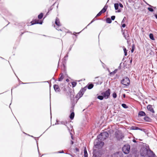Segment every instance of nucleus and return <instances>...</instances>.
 Instances as JSON below:
<instances>
[{"instance_id": "nucleus-1", "label": "nucleus", "mask_w": 157, "mask_h": 157, "mask_svg": "<svg viewBox=\"0 0 157 157\" xmlns=\"http://www.w3.org/2000/svg\"><path fill=\"white\" fill-rule=\"evenodd\" d=\"M109 136V133L105 132H101L97 136V139L98 140H104Z\"/></svg>"}, {"instance_id": "nucleus-2", "label": "nucleus", "mask_w": 157, "mask_h": 157, "mask_svg": "<svg viewBox=\"0 0 157 157\" xmlns=\"http://www.w3.org/2000/svg\"><path fill=\"white\" fill-rule=\"evenodd\" d=\"M121 83L126 86H127L129 85L130 84V80L128 77H125L121 81Z\"/></svg>"}, {"instance_id": "nucleus-3", "label": "nucleus", "mask_w": 157, "mask_h": 157, "mask_svg": "<svg viewBox=\"0 0 157 157\" xmlns=\"http://www.w3.org/2000/svg\"><path fill=\"white\" fill-rule=\"evenodd\" d=\"M110 94V90L109 89L105 91L102 92L101 94L103 96L104 98L105 99H107L109 98Z\"/></svg>"}, {"instance_id": "nucleus-4", "label": "nucleus", "mask_w": 157, "mask_h": 157, "mask_svg": "<svg viewBox=\"0 0 157 157\" xmlns=\"http://www.w3.org/2000/svg\"><path fill=\"white\" fill-rule=\"evenodd\" d=\"M130 150V146L129 145H125L122 148V151L125 154H128L129 153Z\"/></svg>"}, {"instance_id": "nucleus-5", "label": "nucleus", "mask_w": 157, "mask_h": 157, "mask_svg": "<svg viewBox=\"0 0 157 157\" xmlns=\"http://www.w3.org/2000/svg\"><path fill=\"white\" fill-rule=\"evenodd\" d=\"M86 86H85L81 89L78 93L77 95V97H79V98L81 97L82 96L85 91L86 90Z\"/></svg>"}, {"instance_id": "nucleus-6", "label": "nucleus", "mask_w": 157, "mask_h": 157, "mask_svg": "<svg viewBox=\"0 0 157 157\" xmlns=\"http://www.w3.org/2000/svg\"><path fill=\"white\" fill-rule=\"evenodd\" d=\"M115 135L116 138L119 140L124 137V136L122 133L119 132H115Z\"/></svg>"}, {"instance_id": "nucleus-7", "label": "nucleus", "mask_w": 157, "mask_h": 157, "mask_svg": "<svg viewBox=\"0 0 157 157\" xmlns=\"http://www.w3.org/2000/svg\"><path fill=\"white\" fill-rule=\"evenodd\" d=\"M149 154V150H148L146 149H144L143 150L140 151L141 155L144 157H145L147 155H148Z\"/></svg>"}, {"instance_id": "nucleus-8", "label": "nucleus", "mask_w": 157, "mask_h": 157, "mask_svg": "<svg viewBox=\"0 0 157 157\" xmlns=\"http://www.w3.org/2000/svg\"><path fill=\"white\" fill-rule=\"evenodd\" d=\"M111 157H122V154L121 153L117 152L112 155Z\"/></svg>"}, {"instance_id": "nucleus-9", "label": "nucleus", "mask_w": 157, "mask_h": 157, "mask_svg": "<svg viewBox=\"0 0 157 157\" xmlns=\"http://www.w3.org/2000/svg\"><path fill=\"white\" fill-rule=\"evenodd\" d=\"M31 23L32 24V25H34L36 24H42V22L40 21V22H39L38 20H35L32 21L31 22Z\"/></svg>"}, {"instance_id": "nucleus-10", "label": "nucleus", "mask_w": 157, "mask_h": 157, "mask_svg": "<svg viewBox=\"0 0 157 157\" xmlns=\"http://www.w3.org/2000/svg\"><path fill=\"white\" fill-rule=\"evenodd\" d=\"M54 88L56 92H59L60 91V89L59 86L57 85H54Z\"/></svg>"}, {"instance_id": "nucleus-11", "label": "nucleus", "mask_w": 157, "mask_h": 157, "mask_svg": "<svg viewBox=\"0 0 157 157\" xmlns=\"http://www.w3.org/2000/svg\"><path fill=\"white\" fill-rule=\"evenodd\" d=\"M149 154L148 155V157H156L155 154L152 151L149 150Z\"/></svg>"}, {"instance_id": "nucleus-12", "label": "nucleus", "mask_w": 157, "mask_h": 157, "mask_svg": "<svg viewBox=\"0 0 157 157\" xmlns=\"http://www.w3.org/2000/svg\"><path fill=\"white\" fill-rule=\"evenodd\" d=\"M147 109L149 110L151 112L153 113H154V109L152 107V106L151 105H148L147 106Z\"/></svg>"}, {"instance_id": "nucleus-13", "label": "nucleus", "mask_w": 157, "mask_h": 157, "mask_svg": "<svg viewBox=\"0 0 157 157\" xmlns=\"http://www.w3.org/2000/svg\"><path fill=\"white\" fill-rule=\"evenodd\" d=\"M100 144H102V145H104V142L102 141H98L96 144H95L94 145L95 146H98L99 147Z\"/></svg>"}, {"instance_id": "nucleus-14", "label": "nucleus", "mask_w": 157, "mask_h": 157, "mask_svg": "<svg viewBox=\"0 0 157 157\" xmlns=\"http://www.w3.org/2000/svg\"><path fill=\"white\" fill-rule=\"evenodd\" d=\"M145 113L143 111H140L139 112L138 114V115L140 117L145 116Z\"/></svg>"}, {"instance_id": "nucleus-15", "label": "nucleus", "mask_w": 157, "mask_h": 157, "mask_svg": "<svg viewBox=\"0 0 157 157\" xmlns=\"http://www.w3.org/2000/svg\"><path fill=\"white\" fill-rule=\"evenodd\" d=\"M84 157H88V153H87L86 148V147H85L84 149Z\"/></svg>"}, {"instance_id": "nucleus-16", "label": "nucleus", "mask_w": 157, "mask_h": 157, "mask_svg": "<svg viewBox=\"0 0 157 157\" xmlns=\"http://www.w3.org/2000/svg\"><path fill=\"white\" fill-rule=\"evenodd\" d=\"M55 24L58 26H60V24L59 22V19L56 18L55 21Z\"/></svg>"}, {"instance_id": "nucleus-17", "label": "nucleus", "mask_w": 157, "mask_h": 157, "mask_svg": "<svg viewBox=\"0 0 157 157\" xmlns=\"http://www.w3.org/2000/svg\"><path fill=\"white\" fill-rule=\"evenodd\" d=\"M74 116H75V114H74V112H72L71 113V114L70 115V119L71 120L73 119L74 118Z\"/></svg>"}, {"instance_id": "nucleus-18", "label": "nucleus", "mask_w": 157, "mask_h": 157, "mask_svg": "<svg viewBox=\"0 0 157 157\" xmlns=\"http://www.w3.org/2000/svg\"><path fill=\"white\" fill-rule=\"evenodd\" d=\"M131 129L132 130H141L139 128L136 126H132L131 127Z\"/></svg>"}, {"instance_id": "nucleus-19", "label": "nucleus", "mask_w": 157, "mask_h": 157, "mask_svg": "<svg viewBox=\"0 0 157 157\" xmlns=\"http://www.w3.org/2000/svg\"><path fill=\"white\" fill-rule=\"evenodd\" d=\"M107 9V7L105 6H104L102 9L100 11L102 13H105Z\"/></svg>"}, {"instance_id": "nucleus-20", "label": "nucleus", "mask_w": 157, "mask_h": 157, "mask_svg": "<svg viewBox=\"0 0 157 157\" xmlns=\"http://www.w3.org/2000/svg\"><path fill=\"white\" fill-rule=\"evenodd\" d=\"M63 78V74H61L60 77L59 78L58 80L59 81H61Z\"/></svg>"}, {"instance_id": "nucleus-21", "label": "nucleus", "mask_w": 157, "mask_h": 157, "mask_svg": "<svg viewBox=\"0 0 157 157\" xmlns=\"http://www.w3.org/2000/svg\"><path fill=\"white\" fill-rule=\"evenodd\" d=\"M94 86V85L92 84H90L88 85L87 88L89 89H92Z\"/></svg>"}, {"instance_id": "nucleus-22", "label": "nucleus", "mask_w": 157, "mask_h": 157, "mask_svg": "<svg viewBox=\"0 0 157 157\" xmlns=\"http://www.w3.org/2000/svg\"><path fill=\"white\" fill-rule=\"evenodd\" d=\"M149 37L152 40H154L155 39L152 33H150L149 34Z\"/></svg>"}, {"instance_id": "nucleus-23", "label": "nucleus", "mask_w": 157, "mask_h": 157, "mask_svg": "<svg viewBox=\"0 0 157 157\" xmlns=\"http://www.w3.org/2000/svg\"><path fill=\"white\" fill-rule=\"evenodd\" d=\"M106 22L107 23H111L112 22V21L109 18H108L106 19Z\"/></svg>"}, {"instance_id": "nucleus-24", "label": "nucleus", "mask_w": 157, "mask_h": 157, "mask_svg": "<svg viewBox=\"0 0 157 157\" xmlns=\"http://www.w3.org/2000/svg\"><path fill=\"white\" fill-rule=\"evenodd\" d=\"M125 56H126L127 55V50L126 48L124 46L123 47Z\"/></svg>"}, {"instance_id": "nucleus-25", "label": "nucleus", "mask_w": 157, "mask_h": 157, "mask_svg": "<svg viewBox=\"0 0 157 157\" xmlns=\"http://www.w3.org/2000/svg\"><path fill=\"white\" fill-rule=\"evenodd\" d=\"M104 98V97L102 95L98 96L97 97V98L101 100H102Z\"/></svg>"}, {"instance_id": "nucleus-26", "label": "nucleus", "mask_w": 157, "mask_h": 157, "mask_svg": "<svg viewBox=\"0 0 157 157\" xmlns=\"http://www.w3.org/2000/svg\"><path fill=\"white\" fill-rule=\"evenodd\" d=\"M114 7L116 10H117L118 9L119 4L118 3H115L114 5Z\"/></svg>"}, {"instance_id": "nucleus-27", "label": "nucleus", "mask_w": 157, "mask_h": 157, "mask_svg": "<svg viewBox=\"0 0 157 157\" xmlns=\"http://www.w3.org/2000/svg\"><path fill=\"white\" fill-rule=\"evenodd\" d=\"M43 16V13H41L38 16V18L39 19H41L42 18Z\"/></svg>"}, {"instance_id": "nucleus-28", "label": "nucleus", "mask_w": 157, "mask_h": 157, "mask_svg": "<svg viewBox=\"0 0 157 157\" xmlns=\"http://www.w3.org/2000/svg\"><path fill=\"white\" fill-rule=\"evenodd\" d=\"M117 69H116L114 71H113V72H111V73H110V75H114L117 72Z\"/></svg>"}, {"instance_id": "nucleus-29", "label": "nucleus", "mask_w": 157, "mask_h": 157, "mask_svg": "<svg viewBox=\"0 0 157 157\" xmlns=\"http://www.w3.org/2000/svg\"><path fill=\"white\" fill-rule=\"evenodd\" d=\"M122 106L124 108L127 109L128 108V106L125 104H122Z\"/></svg>"}, {"instance_id": "nucleus-30", "label": "nucleus", "mask_w": 157, "mask_h": 157, "mask_svg": "<svg viewBox=\"0 0 157 157\" xmlns=\"http://www.w3.org/2000/svg\"><path fill=\"white\" fill-rule=\"evenodd\" d=\"M71 83H72V85L73 87H75L77 84V83L75 82H72Z\"/></svg>"}, {"instance_id": "nucleus-31", "label": "nucleus", "mask_w": 157, "mask_h": 157, "mask_svg": "<svg viewBox=\"0 0 157 157\" xmlns=\"http://www.w3.org/2000/svg\"><path fill=\"white\" fill-rule=\"evenodd\" d=\"M134 49H135V45L134 44H133L132 45V49L131 50V52L132 53L133 52Z\"/></svg>"}, {"instance_id": "nucleus-32", "label": "nucleus", "mask_w": 157, "mask_h": 157, "mask_svg": "<svg viewBox=\"0 0 157 157\" xmlns=\"http://www.w3.org/2000/svg\"><path fill=\"white\" fill-rule=\"evenodd\" d=\"M144 120L146 121H148L149 119V117H145L144 118Z\"/></svg>"}, {"instance_id": "nucleus-33", "label": "nucleus", "mask_w": 157, "mask_h": 157, "mask_svg": "<svg viewBox=\"0 0 157 157\" xmlns=\"http://www.w3.org/2000/svg\"><path fill=\"white\" fill-rule=\"evenodd\" d=\"M117 95L116 93H114L113 94V98H115L117 97Z\"/></svg>"}, {"instance_id": "nucleus-34", "label": "nucleus", "mask_w": 157, "mask_h": 157, "mask_svg": "<svg viewBox=\"0 0 157 157\" xmlns=\"http://www.w3.org/2000/svg\"><path fill=\"white\" fill-rule=\"evenodd\" d=\"M148 10L151 12H153V9L151 8H148Z\"/></svg>"}, {"instance_id": "nucleus-35", "label": "nucleus", "mask_w": 157, "mask_h": 157, "mask_svg": "<svg viewBox=\"0 0 157 157\" xmlns=\"http://www.w3.org/2000/svg\"><path fill=\"white\" fill-rule=\"evenodd\" d=\"M102 14L101 12L100 11L96 15V17H98L101 15Z\"/></svg>"}, {"instance_id": "nucleus-36", "label": "nucleus", "mask_w": 157, "mask_h": 157, "mask_svg": "<svg viewBox=\"0 0 157 157\" xmlns=\"http://www.w3.org/2000/svg\"><path fill=\"white\" fill-rule=\"evenodd\" d=\"M115 18V17L114 16H113L111 17V19L112 20H114Z\"/></svg>"}, {"instance_id": "nucleus-37", "label": "nucleus", "mask_w": 157, "mask_h": 157, "mask_svg": "<svg viewBox=\"0 0 157 157\" xmlns=\"http://www.w3.org/2000/svg\"><path fill=\"white\" fill-rule=\"evenodd\" d=\"M55 153H64V152H63V150L61 151H58L57 152H54Z\"/></svg>"}, {"instance_id": "nucleus-38", "label": "nucleus", "mask_w": 157, "mask_h": 157, "mask_svg": "<svg viewBox=\"0 0 157 157\" xmlns=\"http://www.w3.org/2000/svg\"><path fill=\"white\" fill-rule=\"evenodd\" d=\"M94 157H100L99 155H97L96 154H94L93 155Z\"/></svg>"}, {"instance_id": "nucleus-39", "label": "nucleus", "mask_w": 157, "mask_h": 157, "mask_svg": "<svg viewBox=\"0 0 157 157\" xmlns=\"http://www.w3.org/2000/svg\"><path fill=\"white\" fill-rule=\"evenodd\" d=\"M95 21L94 18V19L92 20L91 21V22L88 25V26L90 24L92 23Z\"/></svg>"}, {"instance_id": "nucleus-40", "label": "nucleus", "mask_w": 157, "mask_h": 157, "mask_svg": "<svg viewBox=\"0 0 157 157\" xmlns=\"http://www.w3.org/2000/svg\"><path fill=\"white\" fill-rule=\"evenodd\" d=\"M119 5L120 6L121 8H122L123 7V5H122V4L121 3H119Z\"/></svg>"}, {"instance_id": "nucleus-41", "label": "nucleus", "mask_w": 157, "mask_h": 157, "mask_svg": "<svg viewBox=\"0 0 157 157\" xmlns=\"http://www.w3.org/2000/svg\"><path fill=\"white\" fill-rule=\"evenodd\" d=\"M126 19V17H124L123 19V20L122 21V23H123L124 22V19Z\"/></svg>"}, {"instance_id": "nucleus-42", "label": "nucleus", "mask_w": 157, "mask_h": 157, "mask_svg": "<svg viewBox=\"0 0 157 157\" xmlns=\"http://www.w3.org/2000/svg\"><path fill=\"white\" fill-rule=\"evenodd\" d=\"M122 26L123 28H124L126 26V25L125 24H122Z\"/></svg>"}, {"instance_id": "nucleus-43", "label": "nucleus", "mask_w": 157, "mask_h": 157, "mask_svg": "<svg viewBox=\"0 0 157 157\" xmlns=\"http://www.w3.org/2000/svg\"><path fill=\"white\" fill-rule=\"evenodd\" d=\"M102 63V66L104 68L105 67H104V66H105V64L104 63H103L101 62Z\"/></svg>"}, {"instance_id": "nucleus-44", "label": "nucleus", "mask_w": 157, "mask_h": 157, "mask_svg": "<svg viewBox=\"0 0 157 157\" xmlns=\"http://www.w3.org/2000/svg\"><path fill=\"white\" fill-rule=\"evenodd\" d=\"M75 150L77 151H79V149L77 148H75Z\"/></svg>"}, {"instance_id": "nucleus-45", "label": "nucleus", "mask_w": 157, "mask_h": 157, "mask_svg": "<svg viewBox=\"0 0 157 157\" xmlns=\"http://www.w3.org/2000/svg\"><path fill=\"white\" fill-rule=\"evenodd\" d=\"M103 146V145H102V144H100L99 147H102Z\"/></svg>"}, {"instance_id": "nucleus-46", "label": "nucleus", "mask_w": 157, "mask_h": 157, "mask_svg": "<svg viewBox=\"0 0 157 157\" xmlns=\"http://www.w3.org/2000/svg\"><path fill=\"white\" fill-rule=\"evenodd\" d=\"M124 37H125V39H127L128 36H126L124 35V34H123Z\"/></svg>"}, {"instance_id": "nucleus-47", "label": "nucleus", "mask_w": 157, "mask_h": 157, "mask_svg": "<svg viewBox=\"0 0 157 157\" xmlns=\"http://www.w3.org/2000/svg\"><path fill=\"white\" fill-rule=\"evenodd\" d=\"M124 37H125V39H127L128 36H126L124 35V34H123Z\"/></svg>"}, {"instance_id": "nucleus-48", "label": "nucleus", "mask_w": 157, "mask_h": 157, "mask_svg": "<svg viewBox=\"0 0 157 157\" xmlns=\"http://www.w3.org/2000/svg\"><path fill=\"white\" fill-rule=\"evenodd\" d=\"M37 82H31V83H36ZM23 83V84H28V83Z\"/></svg>"}, {"instance_id": "nucleus-49", "label": "nucleus", "mask_w": 157, "mask_h": 157, "mask_svg": "<svg viewBox=\"0 0 157 157\" xmlns=\"http://www.w3.org/2000/svg\"><path fill=\"white\" fill-rule=\"evenodd\" d=\"M123 97L124 98H125V94H123Z\"/></svg>"}, {"instance_id": "nucleus-50", "label": "nucleus", "mask_w": 157, "mask_h": 157, "mask_svg": "<svg viewBox=\"0 0 157 157\" xmlns=\"http://www.w3.org/2000/svg\"><path fill=\"white\" fill-rule=\"evenodd\" d=\"M71 144H73V142L72 140H71Z\"/></svg>"}, {"instance_id": "nucleus-51", "label": "nucleus", "mask_w": 157, "mask_h": 157, "mask_svg": "<svg viewBox=\"0 0 157 157\" xmlns=\"http://www.w3.org/2000/svg\"><path fill=\"white\" fill-rule=\"evenodd\" d=\"M56 29L57 30H60V29H59V28L58 27L57 28H56Z\"/></svg>"}, {"instance_id": "nucleus-52", "label": "nucleus", "mask_w": 157, "mask_h": 157, "mask_svg": "<svg viewBox=\"0 0 157 157\" xmlns=\"http://www.w3.org/2000/svg\"><path fill=\"white\" fill-rule=\"evenodd\" d=\"M155 18L157 19V15L155 14Z\"/></svg>"}, {"instance_id": "nucleus-53", "label": "nucleus", "mask_w": 157, "mask_h": 157, "mask_svg": "<svg viewBox=\"0 0 157 157\" xmlns=\"http://www.w3.org/2000/svg\"><path fill=\"white\" fill-rule=\"evenodd\" d=\"M133 141L134 142H136V140H133Z\"/></svg>"}, {"instance_id": "nucleus-54", "label": "nucleus", "mask_w": 157, "mask_h": 157, "mask_svg": "<svg viewBox=\"0 0 157 157\" xmlns=\"http://www.w3.org/2000/svg\"><path fill=\"white\" fill-rule=\"evenodd\" d=\"M117 12H120V10H118Z\"/></svg>"}, {"instance_id": "nucleus-55", "label": "nucleus", "mask_w": 157, "mask_h": 157, "mask_svg": "<svg viewBox=\"0 0 157 157\" xmlns=\"http://www.w3.org/2000/svg\"><path fill=\"white\" fill-rule=\"evenodd\" d=\"M71 139H73V136H72V135H71Z\"/></svg>"}, {"instance_id": "nucleus-56", "label": "nucleus", "mask_w": 157, "mask_h": 157, "mask_svg": "<svg viewBox=\"0 0 157 157\" xmlns=\"http://www.w3.org/2000/svg\"><path fill=\"white\" fill-rule=\"evenodd\" d=\"M67 56H68L67 55L66 56H65L64 58H66V57H67Z\"/></svg>"}, {"instance_id": "nucleus-57", "label": "nucleus", "mask_w": 157, "mask_h": 157, "mask_svg": "<svg viewBox=\"0 0 157 157\" xmlns=\"http://www.w3.org/2000/svg\"><path fill=\"white\" fill-rule=\"evenodd\" d=\"M69 81V80L67 79L66 80L67 81Z\"/></svg>"}, {"instance_id": "nucleus-58", "label": "nucleus", "mask_w": 157, "mask_h": 157, "mask_svg": "<svg viewBox=\"0 0 157 157\" xmlns=\"http://www.w3.org/2000/svg\"><path fill=\"white\" fill-rule=\"evenodd\" d=\"M132 62V60H131L130 61V63H131Z\"/></svg>"}, {"instance_id": "nucleus-59", "label": "nucleus", "mask_w": 157, "mask_h": 157, "mask_svg": "<svg viewBox=\"0 0 157 157\" xmlns=\"http://www.w3.org/2000/svg\"><path fill=\"white\" fill-rule=\"evenodd\" d=\"M149 5V6H151V7H152V6H151V5Z\"/></svg>"}, {"instance_id": "nucleus-60", "label": "nucleus", "mask_w": 157, "mask_h": 157, "mask_svg": "<svg viewBox=\"0 0 157 157\" xmlns=\"http://www.w3.org/2000/svg\"><path fill=\"white\" fill-rule=\"evenodd\" d=\"M62 124H64V123H63V122H62Z\"/></svg>"}, {"instance_id": "nucleus-61", "label": "nucleus", "mask_w": 157, "mask_h": 157, "mask_svg": "<svg viewBox=\"0 0 157 157\" xmlns=\"http://www.w3.org/2000/svg\"><path fill=\"white\" fill-rule=\"evenodd\" d=\"M87 28V27H86L84 29H86Z\"/></svg>"}]
</instances>
